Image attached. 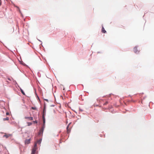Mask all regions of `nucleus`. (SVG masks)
I'll list each match as a JSON object with an SVG mask.
<instances>
[{"instance_id":"obj_1","label":"nucleus","mask_w":154,"mask_h":154,"mask_svg":"<svg viewBox=\"0 0 154 154\" xmlns=\"http://www.w3.org/2000/svg\"><path fill=\"white\" fill-rule=\"evenodd\" d=\"M37 148L33 147L32 149V152L31 154H35Z\"/></svg>"},{"instance_id":"obj_2","label":"nucleus","mask_w":154,"mask_h":154,"mask_svg":"<svg viewBox=\"0 0 154 154\" xmlns=\"http://www.w3.org/2000/svg\"><path fill=\"white\" fill-rule=\"evenodd\" d=\"M30 139L26 140H25V144H29V143H30Z\"/></svg>"},{"instance_id":"obj_3","label":"nucleus","mask_w":154,"mask_h":154,"mask_svg":"<svg viewBox=\"0 0 154 154\" xmlns=\"http://www.w3.org/2000/svg\"><path fill=\"white\" fill-rule=\"evenodd\" d=\"M25 119H28L30 120H33V118L32 117H28L26 116H25L24 117Z\"/></svg>"},{"instance_id":"obj_4","label":"nucleus","mask_w":154,"mask_h":154,"mask_svg":"<svg viewBox=\"0 0 154 154\" xmlns=\"http://www.w3.org/2000/svg\"><path fill=\"white\" fill-rule=\"evenodd\" d=\"M70 124H71V123H69L66 128L67 131L68 132V133H69L70 131L71 127L69 128V125Z\"/></svg>"},{"instance_id":"obj_5","label":"nucleus","mask_w":154,"mask_h":154,"mask_svg":"<svg viewBox=\"0 0 154 154\" xmlns=\"http://www.w3.org/2000/svg\"><path fill=\"white\" fill-rule=\"evenodd\" d=\"M11 136V134H5V135H4V137H5L6 138H8V137Z\"/></svg>"},{"instance_id":"obj_6","label":"nucleus","mask_w":154,"mask_h":154,"mask_svg":"<svg viewBox=\"0 0 154 154\" xmlns=\"http://www.w3.org/2000/svg\"><path fill=\"white\" fill-rule=\"evenodd\" d=\"M43 131L44 130H43V129H41L39 132L38 134L41 135L42 134Z\"/></svg>"},{"instance_id":"obj_7","label":"nucleus","mask_w":154,"mask_h":154,"mask_svg":"<svg viewBox=\"0 0 154 154\" xmlns=\"http://www.w3.org/2000/svg\"><path fill=\"white\" fill-rule=\"evenodd\" d=\"M101 31L102 32L104 33H106V31L105 30L103 26L102 27Z\"/></svg>"},{"instance_id":"obj_8","label":"nucleus","mask_w":154,"mask_h":154,"mask_svg":"<svg viewBox=\"0 0 154 154\" xmlns=\"http://www.w3.org/2000/svg\"><path fill=\"white\" fill-rule=\"evenodd\" d=\"M134 51L135 53H137L138 52V50L137 48L136 47H135L134 48Z\"/></svg>"},{"instance_id":"obj_9","label":"nucleus","mask_w":154,"mask_h":154,"mask_svg":"<svg viewBox=\"0 0 154 154\" xmlns=\"http://www.w3.org/2000/svg\"><path fill=\"white\" fill-rule=\"evenodd\" d=\"M41 141H42V139H40L39 140H38L35 142H37V143H38L39 144H40L41 143Z\"/></svg>"},{"instance_id":"obj_10","label":"nucleus","mask_w":154,"mask_h":154,"mask_svg":"<svg viewBox=\"0 0 154 154\" xmlns=\"http://www.w3.org/2000/svg\"><path fill=\"white\" fill-rule=\"evenodd\" d=\"M42 118L43 120V123L45 124V120L44 115H43Z\"/></svg>"},{"instance_id":"obj_11","label":"nucleus","mask_w":154,"mask_h":154,"mask_svg":"<svg viewBox=\"0 0 154 154\" xmlns=\"http://www.w3.org/2000/svg\"><path fill=\"white\" fill-rule=\"evenodd\" d=\"M9 119V118L8 117H7L6 118L3 119V120L4 121L6 120H8Z\"/></svg>"},{"instance_id":"obj_12","label":"nucleus","mask_w":154,"mask_h":154,"mask_svg":"<svg viewBox=\"0 0 154 154\" xmlns=\"http://www.w3.org/2000/svg\"><path fill=\"white\" fill-rule=\"evenodd\" d=\"M37 142H35L34 146L33 147L34 148H37Z\"/></svg>"},{"instance_id":"obj_13","label":"nucleus","mask_w":154,"mask_h":154,"mask_svg":"<svg viewBox=\"0 0 154 154\" xmlns=\"http://www.w3.org/2000/svg\"><path fill=\"white\" fill-rule=\"evenodd\" d=\"M20 90H21V93H22V94L23 95H25V94L24 92L23 91L22 89H20Z\"/></svg>"},{"instance_id":"obj_14","label":"nucleus","mask_w":154,"mask_h":154,"mask_svg":"<svg viewBox=\"0 0 154 154\" xmlns=\"http://www.w3.org/2000/svg\"><path fill=\"white\" fill-rule=\"evenodd\" d=\"M45 124H44L43 123V127H42V128H41V129H43V130H44V128H45Z\"/></svg>"},{"instance_id":"obj_15","label":"nucleus","mask_w":154,"mask_h":154,"mask_svg":"<svg viewBox=\"0 0 154 154\" xmlns=\"http://www.w3.org/2000/svg\"><path fill=\"white\" fill-rule=\"evenodd\" d=\"M28 125L29 126L32 125V123L31 122H28L27 123Z\"/></svg>"},{"instance_id":"obj_16","label":"nucleus","mask_w":154,"mask_h":154,"mask_svg":"<svg viewBox=\"0 0 154 154\" xmlns=\"http://www.w3.org/2000/svg\"><path fill=\"white\" fill-rule=\"evenodd\" d=\"M31 108L32 109H34V110H36V108L35 107H32Z\"/></svg>"},{"instance_id":"obj_17","label":"nucleus","mask_w":154,"mask_h":154,"mask_svg":"<svg viewBox=\"0 0 154 154\" xmlns=\"http://www.w3.org/2000/svg\"><path fill=\"white\" fill-rule=\"evenodd\" d=\"M33 122L34 123H37V122L36 121H33Z\"/></svg>"},{"instance_id":"obj_18","label":"nucleus","mask_w":154,"mask_h":154,"mask_svg":"<svg viewBox=\"0 0 154 154\" xmlns=\"http://www.w3.org/2000/svg\"><path fill=\"white\" fill-rule=\"evenodd\" d=\"M108 103V102H106L104 103L103 104L104 105H106Z\"/></svg>"},{"instance_id":"obj_19","label":"nucleus","mask_w":154,"mask_h":154,"mask_svg":"<svg viewBox=\"0 0 154 154\" xmlns=\"http://www.w3.org/2000/svg\"><path fill=\"white\" fill-rule=\"evenodd\" d=\"M6 115H9V113L8 112H7L6 113Z\"/></svg>"},{"instance_id":"obj_20","label":"nucleus","mask_w":154,"mask_h":154,"mask_svg":"<svg viewBox=\"0 0 154 154\" xmlns=\"http://www.w3.org/2000/svg\"><path fill=\"white\" fill-rule=\"evenodd\" d=\"M45 100L47 102H48V99H45Z\"/></svg>"},{"instance_id":"obj_21","label":"nucleus","mask_w":154,"mask_h":154,"mask_svg":"<svg viewBox=\"0 0 154 154\" xmlns=\"http://www.w3.org/2000/svg\"><path fill=\"white\" fill-rule=\"evenodd\" d=\"M1 4H2L1 0H0V6H1Z\"/></svg>"}]
</instances>
